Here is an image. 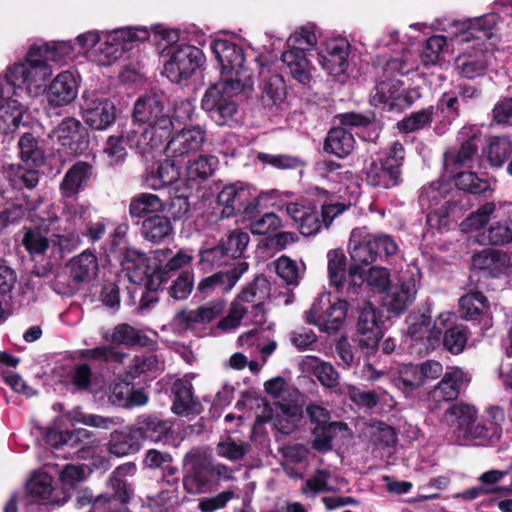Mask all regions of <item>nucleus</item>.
<instances>
[{
  "label": "nucleus",
  "instance_id": "11",
  "mask_svg": "<svg viewBox=\"0 0 512 512\" xmlns=\"http://www.w3.org/2000/svg\"><path fill=\"white\" fill-rule=\"evenodd\" d=\"M404 159V148L401 143L394 142L385 158L372 160L365 168V179L374 187L391 188L400 182L401 166Z\"/></svg>",
  "mask_w": 512,
  "mask_h": 512
},
{
  "label": "nucleus",
  "instance_id": "26",
  "mask_svg": "<svg viewBox=\"0 0 512 512\" xmlns=\"http://www.w3.org/2000/svg\"><path fill=\"white\" fill-rule=\"evenodd\" d=\"M247 270L248 263L238 261L232 270L220 271L202 279L198 284V290L204 294H210L215 290L229 292Z\"/></svg>",
  "mask_w": 512,
  "mask_h": 512
},
{
  "label": "nucleus",
  "instance_id": "52",
  "mask_svg": "<svg viewBox=\"0 0 512 512\" xmlns=\"http://www.w3.org/2000/svg\"><path fill=\"white\" fill-rule=\"evenodd\" d=\"M218 165L215 156L201 155L190 160L186 167V177L189 181H204L213 175Z\"/></svg>",
  "mask_w": 512,
  "mask_h": 512
},
{
  "label": "nucleus",
  "instance_id": "21",
  "mask_svg": "<svg viewBox=\"0 0 512 512\" xmlns=\"http://www.w3.org/2000/svg\"><path fill=\"white\" fill-rule=\"evenodd\" d=\"M50 137L70 154L82 153L87 144V131L75 118L63 119L51 132Z\"/></svg>",
  "mask_w": 512,
  "mask_h": 512
},
{
  "label": "nucleus",
  "instance_id": "44",
  "mask_svg": "<svg viewBox=\"0 0 512 512\" xmlns=\"http://www.w3.org/2000/svg\"><path fill=\"white\" fill-rule=\"evenodd\" d=\"M354 143L355 140L350 131H347L345 128L337 127L329 131L324 149L329 153L343 158L352 152Z\"/></svg>",
  "mask_w": 512,
  "mask_h": 512
},
{
  "label": "nucleus",
  "instance_id": "5",
  "mask_svg": "<svg viewBox=\"0 0 512 512\" xmlns=\"http://www.w3.org/2000/svg\"><path fill=\"white\" fill-rule=\"evenodd\" d=\"M266 288L267 280L257 277L231 303L228 315L220 320L218 328L229 331L241 324L261 323L264 316L262 300L265 297V291L262 289Z\"/></svg>",
  "mask_w": 512,
  "mask_h": 512
},
{
  "label": "nucleus",
  "instance_id": "30",
  "mask_svg": "<svg viewBox=\"0 0 512 512\" xmlns=\"http://www.w3.org/2000/svg\"><path fill=\"white\" fill-rule=\"evenodd\" d=\"M78 91V85L75 76L70 71L59 73L50 83L47 91V100L49 104L60 107L72 102Z\"/></svg>",
  "mask_w": 512,
  "mask_h": 512
},
{
  "label": "nucleus",
  "instance_id": "47",
  "mask_svg": "<svg viewBox=\"0 0 512 512\" xmlns=\"http://www.w3.org/2000/svg\"><path fill=\"white\" fill-rule=\"evenodd\" d=\"M179 178V170L171 160H165L151 169L145 176L147 187L157 190Z\"/></svg>",
  "mask_w": 512,
  "mask_h": 512
},
{
  "label": "nucleus",
  "instance_id": "22",
  "mask_svg": "<svg viewBox=\"0 0 512 512\" xmlns=\"http://www.w3.org/2000/svg\"><path fill=\"white\" fill-rule=\"evenodd\" d=\"M381 323V315L376 308L370 304L363 307L357 323L358 343L362 348L374 350L378 347L382 337Z\"/></svg>",
  "mask_w": 512,
  "mask_h": 512
},
{
  "label": "nucleus",
  "instance_id": "13",
  "mask_svg": "<svg viewBox=\"0 0 512 512\" xmlns=\"http://www.w3.org/2000/svg\"><path fill=\"white\" fill-rule=\"evenodd\" d=\"M133 119L135 123L156 127L161 132H171L173 129L170 104L158 94L139 97L134 104Z\"/></svg>",
  "mask_w": 512,
  "mask_h": 512
},
{
  "label": "nucleus",
  "instance_id": "9",
  "mask_svg": "<svg viewBox=\"0 0 512 512\" xmlns=\"http://www.w3.org/2000/svg\"><path fill=\"white\" fill-rule=\"evenodd\" d=\"M164 56L167 60L163 74L173 83L190 78L204 59L200 49L186 43L171 45L164 50Z\"/></svg>",
  "mask_w": 512,
  "mask_h": 512
},
{
  "label": "nucleus",
  "instance_id": "28",
  "mask_svg": "<svg viewBox=\"0 0 512 512\" xmlns=\"http://www.w3.org/2000/svg\"><path fill=\"white\" fill-rule=\"evenodd\" d=\"M452 318L453 314L443 312L439 314L431 327L429 316L425 314L414 316L410 322L409 335L416 341L427 339L429 343H432L433 340H437L439 338L443 329L446 327V323Z\"/></svg>",
  "mask_w": 512,
  "mask_h": 512
},
{
  "label": "nucleus",
  "instance_id": "53",
  "mask_svg": "<svg viewBox=\"0 0 512 512\" xmlns=\"http://www.w3.org/2000/svg\"><path fill=\"white\" fill-rule=\"evenodd\" d=\"M303 364L313 370L314 375L323 386L336 388L339 385V374L330 363L321 361L317 357L308 356Z\"/></svg>",
  "mask_w": 512,
  "mask_h": 512
},
{
  "label": "nucleus",
  "instance_id": "29",
  "mask_svg": "<svg viewBox=\"0 0 512 512\" xmlns=\"http://www.w3.org/2000/svg\"><path fill=\"white\" fill-rule=\"evenodd\" d=\"M348 247L351 259L357 266L368 265L377 259L378 250L375 248L374 237L365 228L352 230Z\"/></svg>",
  "mask_w": 512,
  "mask_h": 512
},
{
  "label": "nucleus",
  "instance_id": "60",
  "mask_svg": "<svg viewBox=\"0 0 512 512\" xmlns=\"http://www.w3.org/2000/svg\"><path fill=\"white\" fill-rule=\"evenodd\" d=\"M92 206L89 203L64 202L62 216L63 225L79 229V224L91 216Z\"/></svg>",
  "mask_w": 512,
  "mask_h": 512
},
{
  "label": "nucleus",
  "instance_id": "56",
  "mask_svg": "<svg viewBox=\"0 0 512 512\" xmlns=\"http://www.w3.org/2000/svg\"><path fill=\"white\" fill-rule=\"evenodd\" d=\"M105 339L110 340L113 343L123 344L127 346L133 345H146L148 338L140 330L128 325L119 324L117 325L111 337L104 336Z\"/></svg>",
  "mask_w": 512,
  "mask_h": 512
},
{
  "label": "nucleus",
  "instance_id": "10",
  "mask_svg": "<svg viewBox=\"0 0 512 512\" xmlns=\"http://www.w3.org/2000/svg\"><path fill=\"white\" fill-rule=\"evenodd\" d=\"M328 257V276L330 285L335 287L341 297L355 300L363 284L362 270L357 265H351L346 274V256L340 250H331Z\"/></svg>",
  "mask_w": 512,
  "mask_h": 512
},
{
  "label": "nucleus",
  "instance_id": "40",
  "mask_svg": "<svg viewBox=\"0 0 512 512\" xmlns=\"http://www.w3.org/2000/svg\"><path fill=\"white\" fill-rule=\"evenodd\" d=\"M173 393L175 396L172 411L178 415L189 413H198L199 405L193 397V387L189 380L178 379L173 384Z\"/></svg>",
  "mask_w": 512,
  "mask_h": 512
},
{
  "label": "nucleus",
  "instance_id": "51",
  "mask_svg": "<svg viewBox=\"0 0 512 512\" xmlns=\"http://www.w3.org/2000/svg\"><path fill=\"white\" fill-rule=\"evenodd\" d=\"M495 435V429L492 425H487L477 420L471 421L465 430L457 438V441L462 445L470 443L477 445H486L490 442L491 438Z\"/></svg>",
  "mask_w": 512,
  "mask_h": 512
},
{
  "label": "nucleus",
  "instance_id": "15",
  "mask_svg": "<svg viewBox=\"0 0 512 512\" xmlns=\"http://www.w3.org/2000/svg\"><path fill=\"white\" fill-rule=\"evenodd\" d=\"M183 489L190 495H200L209 490L211 475L209 456L200 449H191L183 457Z\"/></svg>",
  "mask_w": 512,
  "mask_h": 512
},
{
  "label": "nucleus",
  "instance_id": "42",
  "mask_svg": "<svg viewBox=\"0 0 512 512\" xmlns=\"http://www.w3.org/2000/svg\"><path fill=\"white\" fill-rule=\"evenodd\" d=\"M52 483L53 479L49 474L38 472L29 479L27 483V491L30 496L41 501L59 504L60 500L55 494V489Z\"/></svg>",
  "mask_w": 512,
  "mask_h": 512
},
{
  "label": "nucleus",
  "instance_id": "20",
  "mask_svg": "<svg viewBox=\"0 0 512 512\" xmlns=\"http://www.w3.org/2000/svg\"><path fill=\"white\" fill-rule=\"evenodd\" d=\"M170 133L161 132L156 127L152 128V126L134 123L126 133L125 139L130 148H134L142 156L148 157L162 147L164 140Z\"/></svg>",
  "mask_w": 512,
  "mask_h": 512
},
{
  "label": "nucleus",
  "instance_id": "17",
  "mask_svg": "<svg viewBox=\"0 0 512 512\" xmlns=\"http://www.w3.org/2000/svg\"><path fill=\"white\" fill-rule=\"evenodd\" d=\"M420 273L417 269H409L400 274L398 283L387 295L385 305L389 311L401 313L415 300Z\"/></svg>",
  "mask_w": 512,
  "mask_h": 512
},
{
  "label": "nucleus",
  "instance_id": "18",
  "mask_svg": "<svg viewBox=\"0 0 512 512\" xmlns=\"http://www.w3.org/2000/svg\"><path fill=\"white\" fill-rule=\"evenodd\" d=\"M302 413V407L295 402L277 401L273 405L263 407L262 413L257 416V422H272L276 429L288 434L292 431L295 422L302 417Z\"/></svg>",
  "mask_w": 512,
  "mask_h": 512
},
{
  "label": "nucleus",
  "instance_id": "3",
  "mask_svg": "<svg viewBox=\"0 0 512 512\" xmlns=\"http://www.w3.org/2000/svg\"><path fill=\"white\" fill-rule=\"evenodd\" d=\"M251 86L250 75L221 78L207 88L201 100V107L217 125H230L238 110L234 97Z\"/></svg>",
  "mask_w": 512,
  "mask_h": 512
},
{
  "label": "nucleus",
  "instance_id": "46",
  "mask_svg": "<svg viewBox=\"0 0 512 512\" xmlns=\"http://www.w3.org/2000/svg\"><path fill=\"white\" fill-rule=\"evenodd\" d=\"M164 205L160 197L152 193H140L130 200L129 215L132 219H140L148 214L160 213Z\"/></svg>",
  "mask_w": 512,
  "mask_h": 512
},
{
  "label": "nucleus",
  "instance_id": "14",
  "mask_svg": "<svg viewBox=\"0 0 512 512\" xmlns=\"http://www.w3.org/2000/svg\"><path fill=\"white\" fill-rule=\"evenodd\" d=\"M347 297H342L337 302L330 304L325 296L318 297L306 312V321L318 326L328 333L338 331L343 325L349 307Z\"/></svg>",
  "mask_w": 512,
  "mask_h": 512
},
{
  "label": "nucleus",
  "instance_id": "39",
  "mask_svg": "<svg viewBox=\"0 0 512 512\" xmlns=\"http://www.w3.org/2000/svg\"><path fill=\"white\" fill-rule=\"evenodd\" d=\"M444 416L446 422L453 427L457 439L471 421L478 420V411L471 404L458 402L451 405Z\"/></svg>",
  "mask_w": 512,
  "mask_h": 512
},
{
  "label": "nucleus",
  "instance_id": "23",
  "mask_svg": "<svg viewBox=\"0 0 512 512\" xmlns=\"http://www.w3.org/2000/svg\"><path fill=\"white\" fill-rule=\"evenodd\" d=\"M205 141V131L199 126L186 127L168 141L165 152L168 157L178 158L198 151Z\"/></svg>",
  "mask_w": 512,
  "mask_h": 512
},
{
  "label": "nucleus",
  "instance_id": "24",
  "mask_svg": "<svg viewBox=\"0 0 512 512\" xmlns=\"http://www.w3.org/2000/svg\"><path fill=\"white\" fill-rule=\"evenodd\" d=\"M72 285L69 291H60L63 294H74L84 283L90 282L98 272L97 257L90 251H83L73 257L68 264Z\"/></svg>",
  "mask_w": 512,
  "mask_h": 512
},
{
  "label": "nucleus",
  "instance_id": "12",
  "mask_svg": "<svg viewBox=\"0 0 512 512\" xmlns=\"http://www.w3.org/2000/svg\"><path fill=\"white\" fill-rule=\"evenodd\" d=\"M148 38L146 28L118 29L102 32L98 47L93 52L94 60L102 66H108L117 60L126 49V43L144 41Z\"/></svg>",
  "mask_w": 512,
  "mask_h": 512
},
{
  "label": "nucleus",
  "instance_id": "38",
  "mask_svg": "<svg viewBox=\"0 0 512 512\" xmlns=\"http://www.w3.org/2000/svg\"><path fill=\"white\" fill-rule=\"evenodd\" d=\"M108 399L111 404L124 408L142 406L148 402V396L144 391L134 389L125 382L114 384Z\"/></svg>",
  "mask_w": 512,
  "mask_h": 512
},
{
  "label": "nucleus",
  "instance_id": "59",
  "mask_svg": "<svg viewBox=\"0 0 512 512\" xmlns=\"http://www.w3.org/2000/svg\"><path fill=\"white\" fill-rule=\"evenodd\" d=\"M251 446L247 442L236 441L231 437L220 440L216 445V454L229 461L242 460L249 452Z\"/></svg>",
  "mask_w": 512,
  "mask_h": 512
},
{
  "label": "nucleus",
  "instance_id": "55",
  "mask_svg": "<svg viewBox=\"0 0 512 512\" xmlns=\"http://www.w3.org/2000/svg\"><path fill=\"white\" fill-rule=\"evenodd\" d=\"M22 244L33 257L44 255L52 247L51 234L48 236L43 229H29L25 232Z\"/></svg>",
  "mask_w": 512,
  "mask_h": 512
},
{
  "label": "nucleus",
  "instance_id": "62",
  "mask_svg": "<svg viewBox=\"0 0 512 512\" xmlns=\"http://www.w3.org/2000/svg\"><path fill=\"white\" fill-rule=\"evenodd\" d=\"M250 237L248 233L235 229L233 230L225 240H222L221 243L224 246L225 250H227L228 256L233 259H239L243 256L245 249L248 246Z\"/></svg>",
  "mask_w": 512,
  "mask_h": 512
},
{
  "label": "nucleus",
  "instance_id": "34",
  "mask_svg": "<svg viewBox=\"0 0 512 512\" xmlns=\"http://www.w3.org/2000/svg\"><path fill=\"white\" fill-rule=\"evenodd\" d=\"M459 306L465 319L475 320L481 317L484 326L490 327L492 325L489 302L481 292L475 291L465 294L460 298Z\"/></svg>",
  "mask_w": 512,
  "mask_h": 512
},
{
  "label": "nucleus",
  "instance_id": "43",
  "mask_svg": "<svg viewBox=\"0 0 512 512\" xmlns=\"http://www.w3.org/2000/svg\"><path fill=\"white\" fill-rule=\"evenodd\" d=\"M173 232L170 219L166 216L154 215L146 218L141 225V235L148 241L160 243Z\"/></svg>",
  "mask_w": 512,
  "mask_h": 512
},
{
  "label": "nucleus",
  "instance_id": "37",
  "mask_svg": "<svg viewBox=\"0 0 512 512\" xmlns=\"http://www.w3.org/2000/svg\"><path fill=\"white\" fill-rule=\"evenodd\" d=\"M133 427L139 434L138 438L141 444L145 440L160 442L167 436L171 429L169 422L148 415L138 417Z\"/></svg>",
  "mask_w": 512,
  "mask_h": 512
},
{
  "label": "nucleus",
  "instance_id": "61",
  "mask_svg": "<svg viewBox=\"0 0 512 512\" xmlns=\"http://www.w3.org/2000/svg\"><path fill=\"white\" fill-rule=\"evenodd\" d=\"M509 471H501V470H489L482 473L478 480L482 484L480 487L483 490H487V495L489 494H501V495H509L512 493V487L510 486H498V483L507 475Z\"/></svg>",
  "mask_w": 512,
  "mask_h": 512
},
{
  "label": "nucleus",
  "instance_id": "32",
  "mask_svg": "<svg viewBox=\"0 0 512 512\" xmlns=\"http://www.w3.org/2000/svg\"><path fill=\"white\" fill-rule=\"evenodd\" d=\"M139 434L133 425L124 430H115L110 434L108 451L117 457H124L137 453L142 444L138 438Z\"/></svg>",
  "mask_w": 512,
  "mask_h": 512
},
{
  "label": "nucleus",
  "instance_id": "31",
  "mask_svg": "<svg viewBox=\"0 0 512 512\" xmlns=\"http://www.w3.org/2000/svg\"><path fill=\"white\" fill-rule=\"evenodd\" d=\"M122 271L133 284H146L149 279V260L145 253L128 248L124 251L121 260Z\"/></svg>",
  "mask_w": 512,
  "mask_h": 512
},
{
  "label": "nucleus",
  "instance_id": "36",
  "mask_svg": "<svg viewBox=\"0 0 512 512\" xmlns=\"http://www.w3.org/2000/svg\"><path fill=\"white\" fill-rule=\"evenodd\" d=\"M92 167L86 162H77L66 172L60 183V193L63 198H70L80 192L89 181Z\"/></svg>",
  "mask_w": 512,
  "mask_h": 512
},
{
  "label": "nucleus",
  "instance_id": "35",
  "mask_svg": "<svg viewBox=\"0 0 512 512\" xmlns=\"http://www.w3.org/2000/svg\"><path fill=\"white\" fill-rule=\"evenodd\" d=\"M472 265L487 271L493 277H498L509 270L510 258L503 251L486 249L473 256Z\"/></svg>",
  "mask_w": 512,
  "mask_h": 512
},
{
  "label": "nucleus",
  "instance_id": "6",
  "mask_svg": "<svg viewBox=\"0 0 512 512\" xmlns=\"http://www.w3.org/2000/svg\"><path fill=\"white\" fill-rule=\"evenodd\" d=\"M319 36L318 27L313 23H307L289 36L288 49L281 55V60L289 69L291 76L301 84L310 82V64L306 52L317 45Z\"/></svg>",
  "mask_w": 512,
  "mask_h": 512
},
{
  "label": "nucleus",
  "instance_id": "33",
  "mask_svg": "<svg viewBox=\"0 0 512 512\" xmlns=\"http://www.w3.org/2000/svg\"><path fill=\"white\" fill-rule=\"evenodd\" d=\"M454 23L444 24L437 21L435 28L447 31L449 35H434L427 39L421 53V61L424 65H434L440 60L445 48L449 43L451 44L450 38L453 36V32L456 31V28L452 26Z\"/></svg>",
  "mask_w": 512,
  "mask_h": 512
},
{
  "label": "nucleus",
  "instance_id": "64",
  "mask_svg": "<svg viewBox=\"0 0 512 512\" xmlns=\"http://www.w3.org/2000/svg\"><path fill=\"white\" fill-rule=\"evenodd\" d=\"M511 153V142L504 137L492 139L488 146L487 157L492 166L501 167Z\"/></svg>",
  "mask_w": 512,
  "mask_h": 512
},
{
  "label": "nucleus",
  "instance_id": "2",
  "mask_svg": "<svg viewBox=\"0 0 512 512\" xmlns=\"http://www.w3.org/2000/svg\"><path fill=\"white\" fill-rule=\"evenodd\" d=\"M498 21V15L491 13L452 25L456 28L450 38L452 46L475 41L455 60V69L459 75L468 79L483 75L492 58V52L487 47L483 48V40L492 38Z\"/></svg>",
  "mask_w": 512,
  "mask_h": 512
},
{
  "label": "nucleus",
  "instance_id": "45",
  "mask_svg": "<svg viewBox=\"0 0 512 512\" xmlns=\"http://www.w3.org/2000/svg\"><path fill=\"white\" fill-rule=\"evenodd\" d=\"M393 384L406 396H410L424 384L419 365L403 364L398 369L397 377L393 378Z\"/></svg>",
  "mask_w": 512,
  "mask_h": 512
},
{
  "label": "nucleus",
  "instance_id": "57",
  "mask_svg": "<svg viewBox=\"0 0 512 512\" xmlns=\"http://www.w3.org/2000/svg\"><path fill=\"white\" fill-rule=\"evenodd\" d=\"M495 210L496 205L493 202H486L461 222V231L469 233L483 228L489 222Z\"/></svg>",
  "mask_w": 512,
  "mask_h": 512
},
{
  "label": "nucleus",
  "instance_id": "58",
  "mask_svg": "<svg viewBox=\"0 0 512 512\" xmlns=\"http://www.w3.org/2000/svg\"><path fill=\"white\" fill-rule=\"evenodd\" d=\"M434 108L432 106L411 113L397 123V128L403 133H412L429 126L433 120Z\"/></svg>",
  "mask_w": 512,
  "mask_h": 512
},
{
  "label": "nucleus",
  "instance_id": "54",
  "mask_svg": "<svg viewBox=\"0 0 512 512\" xmlns=\"http://www.w3.org/2000/svg\"><path fill=\"white\" fill-rule=\"evenodd\" d=\"M454 317L446 323L443 336V345L446 350L452 354H460L463 352L467 340L468 330L462 325H453Z\"/></svg>",
  "mask_w": 512,
  "mask_h": 512
},
{
  "label": "nucleus",
  "instance_id": "1",
  "mask_svg": "<svg viewBox=\"0 0 512 512\" xmlns=\"http://www.w3.org/2000/svg\"><path fill=\"white\" fill-rule=\"evenodd\" d=\"M72 54L68 42L33 45L23 61L6 69L0 77V130L12 132L22 121L26 107L16 96L17 89H24L30 96L44 93L46 81L52 75V64L62 62Z\"/></svg>",
  "mask_w": 512,
  "mask_h": 512
},
{
  "label": "nucleus",
  "instance_id": "7",
  "mask_svg": "<svg viewBox=\"0 0 512 512\" xmlns=\"http://www.w3.org/2000/svg\"><path fill=\"white\" fill-rule=\"evenodd\" d=\"M21 164H8L3 167L6 179L16 189H33L39 182L37 167L44 163L43 150L39 147L37 139L30 133H25L18 141Z\"/></svg>",
  "mask_w": 512,
  "mask_h": 512
},
{
  "label": "nucleus",
  "instance_id": "8",
  "mask_svg": "<svg viewBox=\"0 0 512 512\" xmlns=\"http://www.w3.org/2000/svg\"><path fill=\"white\" fill-rule=\"evenodd\" d=\"M262 193L238 184L226 185L217 195V204L222 208L221 217L230 218L240 214L245 219H254L259 213Z\"/></svg>",
  "mask_w": 512,
  "mask_h": 512
},
{
  "label": "nucleus",
  "instance_id": "25",
  "mask_svg": "<svg viewBox=\"0 0 512 512\" xmlns=\"http://www.w3.org/2000/svg\"><path fill=\"white\" fill-rule=\"evenodd\" d=\"M261 101L265 107H278L286 99V85L283 78L272 70L271 66L263 65L259 72Z\"/></svg>",
  "mask_w": 512,
  "mask_h": 512
},
{
  "label": "nucleus",
  "instance_id": "50",
  "mask_svg": "<svg viewBox=\"0 0 512 512\" xmlns=\"http://www.w3.org/2000/svg\"><path fill=\"white\" fill-rule=\"evenodd\" d=\"M51 241L53 249L61 254L69 253L81 244V233L79 229L57 225V230L51 234Z\"/></svg>",
  "mask_w": 512,
  "mask_h": 512
},
{
  "label": "nucleus",
  "instance_id": "19",
  "mask_svg": "<svg viewBox=\"0 0 512 512\" xmlns=\"http://www.w3.org/2000/svg\"><path fill=\"white\" fill-rule=\"evenodd\" d=\"M82 114L88 126L96 130H104L114 123L116 108L108 99L88 94L84 96Z\"/></svg>",
  "mask_w": 512,
  "mask_h": 512
},
{
  "label": "nucleus",
  "instance_id": "4",
  "mask_svg": "<svg viewBox=\"0 0 512 512\" xmlns=\"http://www.w3.org/2000/svg\"><path fill=\"white\" fill-rule=\"evenodd\" d=\"M251 86L250 75L221 78L207 88L201 100V107L217 125H230L238 110L234 97Z\"/></svg>",
  "mask_w": 512,
  "mask_h": 512
},
{
  "label": "nucleus",
  "instance_id": "16",
  "mask_svg": "<svg viewBox=\"0 0 512 512\" xmlns=\"http://www.w3.org/2000/svg\"><path fill=\"white\" fill-rule=\"evenodd\" d=\"M210 48L220 64L222 78L250 75L244 69L245 56L240 46L227 39H217L211 42Z\"/></svg>",
  "mask_w": 512,
  "mask_h": 512
},
{
  "label": "nucleus",
  "instance_id": "27",
  "mask_svg": "<svg viewBox=\"0 0 512 512\" xmlns=\"http://www.w3.org/2000/svg\"><path fill=\"white\" fill-rule=\"evenodd\" d=\"M469 381L468 374L462 369L458 367L451 368L430 392V397L435 402L454 400L458 397L461 389L467 386Z\"/></svg>",
  "mask_w": 512,
  "mask_h": 512
},
{
  "label": "nucleus",
  "instance_id": "48",
  "mask_svg": "<svg viewBox=\"0 0 512 512\" xmlns=\"http://www.w3.org/2000/svg\"><path fill=\"white\" fill-rule=\"evenodd\" d=\"M444 199L445 195L440 182H433L421 189L419 204L422 209L431 210L427 215V222L429 225L434 226V220H436V218H440V213H438L434 208L440 205Z\"/></svg>",
  "mask_w": 512,
  "mask_h": 512
},
{
  "label": "nucleus",
  "instance_id": "41",
  "mask_svg": "<svg viewBox=\"0 0 512 512\" xmlns=\"http://www.w3.org/2000/svg\"><path fill=\"white\" fill-rule=\"evenodd\" d=\"M402 82L398 79H387L379 82L371 95V102L384 109H396L400 99Z\"/></svg>",
  "mask_w": 512,
  "mask_h": 512
},
{
  "label": "nucleus",
  "instance_id": "49",
  "mask_svg": "<svg viewBox=\"0 0 512 512\" xmlns=\"http://www.w3.org/2000/svg\"><path fill=\"white\" fill-rule=\"evenodd\" d=\"M481 245H504L512 243V222H495L476 236Z\"/></svg>",
  "mask_w": 512,
  "mask_h": 512
},
{
  "label": "nucleus",
  "instance_id": "63",
  "mask_svg": "<svg viewBox=\"0 0 512 512\" xmlns=\"http://www.w3.org/2000/svg\"><path fill=\"white\" fill-rule=\"evenodd\" d=\"M324 56L332 58L335 62L332 70L345 72L347 68L348 43L344 40H332L326 43Z\"/></svg>",
  "mask_w": 512,
  "mask_h": 512
}]
</instances>
